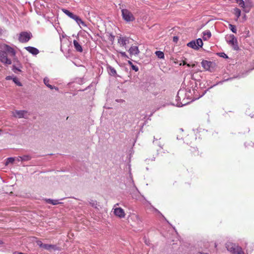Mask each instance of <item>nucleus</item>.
I'll return each mask as SVG.
<instances>
[{"label":"nucleus","instance_id":"obj_7","mask_svg":"<svg viewBox=\"0 0 254 254\" xmlns=\"http://www.w3.org/2000/svg\"><path fill=\"white\" fill-rule=\"evenodd\" d=\"M114 214L120 218H125L126 213L123 209L121 207L115 208L114 209Z\"/></svg>","mask_w":254,"mask_h":254},{"label":"nucleus","instance_id":"obj_44","mask_svg":"<svg viewBox=\"0 0 254 254\" xmlns=\"http://www.w3.org/2000/svg\"><path fill=\"white\" fill-rule=\"evenodd\" d=\"M187 66L190 67V64H187Z\"/></svg>","mask_w":254,"mask_h":254},{"label":"nucleus","instance_id":"obj_36","mask_svg":"<svg viewBox=\"0 0 254 254\" xmlns=\"http://www.w3.org/2000/svg\"><path fill=\"white\" fill-rule=\"evenodd\" d=\"M37 245L40 247V248H42V245H44L43 243H42V242L41 241H38L37 242Z\"/></svg>","mask_w":254,"mask_h":254},{"label":"nucleus","instance_id":"obj_33","mask_svg":"<svg viewBox=\"0 0 254 254\" xmlns=\"http://www.w3.org/2000/svg\"><path fill=\"white\" fill-rule=\"evenodd\" d=\"M13 82L16 83L17 85L21 86H22L21 83L18 80V78L16 77H14L13 78Z\"/></svg>","mask_w":254,"mask_h":254},{"label":"nucleus","instance_id":"obj_29","mask_svg":"<svg viewBox=\"0 0 254 254\" xmlns=\"http://www.w3.org/2000/svg\"><path fill=\"white\" fill-rule=\"evenodd\" d=\"M108 68L109 69L110 74L114 76L117 74L116 70L114 68L112 67V66H109Z\"/></svg>","mask_w":254,"mask_h":254},{"label":"nucleus","instance_id":"obj_4","mask_svg":"<svg viewBox=\"0 0 254 254\" xmlns=\"http://www.w3.org/2000/svg\"><path fill=\"white\" fill-rule=\"evenodd\" d=\"M0 61L5 64H11V61L7 58L6 52L0 50Z\"/></svg>","mask_w":254,"mask_h":254},{"label":"nucleus","instance_id":"obj_19","mask_svg":"<svg viewBox=\"0 0 254 254\" xmlns=\"http://www.w3.org/2000/svg\"><path fill=\"white\" fill-rule=\"evenodd\" d=\"M63 11L68 16H69L70 18L74 19V17H75L76 15H74L73 13L70 12L69 10L65 9H63Z\"/></svg>","mask_w":254,"mask_h":254},{"label":"nucleus","instance_id":"obj_13","mask_svg":"<svg viewBox=\"0 0 254 254\" xmlns=\"http://www.w3.org/2000/svg\"><path fill=\"white\" fill-rule=\"evenodd\" d=\"M25 49L27 51H28V52H29L33 55H36L39 53V50L33 47L28 46L25 47Z\"/></svg>","mask_w":254,"mask_h":254},{"label":"nucleus","instance_id":"obj_12","mask_svg":"<svg viewBox=\"0 0 254 254\" xmlns=\"http://www.w3.org/2000/svg\"><path fill=\"white\" fill-rule=\"evenodd\" d=\"M27 113L25 111H15L13 113V115L15 117L19 118H25V115Z\"/></svg>","mask_w":254,"mask_h":254},{"label":"nucleus","instance_id":"obj_21","mask_svg":"<svg viewBox=\"0 0 254 254\" xmlns=\"http://www.w3.org/2000/svg\"><path fill=\"white\" fill-rule=\"evenodd\" d=\"M234 13L236 16L237 18L238 19L241 16V11L240 9L235 8L234 9Z\"/></svg>","mask_w":254,"mask_h":254},{"label":"nucleus","instance_id":"obj_1","mask_svg":"<svg viewBox=\"0 0 254 254\" xmlns=\"http://www.w3.org/2000/svg\"><path fill=\"white\" fill-rule=\"evenodd\" d=\"M128 221L130 223V225L133 227H138L141 222L139 217L135 214H132L129 215Z\"/></svg>","mask_w":254,"mask_h":254},{"label":"nucleus","instance_id":"obj_24","mask_svg":"<svg viewBox=\"0 0 254 254\" xmlns=\"http://www.w3.org/2000/svg\"><path fill=\"white\" fill-rule=\"evenodd\" d=\"M156 55L157 56V57L159 59H164V54L163 52L157 51L155 52Z\"/></svg>","mask_w":254,"mask_h":254},{"label":"nucleus","instance_id":"obj_45","mask_svg":"<svg viewBox=\"0 0 254 254\" xmlns=\"http://www.w3.org/2000/svg\"><path fill=\"white\" fill-rule=\"evenodd\" d=\"M191 66H192V67H194V66H195V64H192L191 65Z\"/></svg>","mask_w":254,"mask_h":254},{"label":"nucleus","instance_id":"obj_15","mask_svg":"<svg viewBox=\"0 0 254 254\" xmlns=\"http://www.w3.org/2000/svg\"><path fill=\"white\" fill-rule=\"evenodd\" d=\"M201 64L204 69H205L206 70H208L210 67L211 63L207 61H202V62H201Z\"/></svg>","mask_w":254,"mask_h":254},{"label":"nucleus","instance_id":"obj_8","mask_svg":"<svg viewBox=\"0 0 254 254\" xmlns=\"http://www.w3.org/2000/svg\"><path fill=\"white\" fill-rule=\"evenodd\" d=\"M118 43L120 44L121 46L126 47V45L128 43V38L126 37H123L120 36L118 39Z\"/></svg>","mask_w":254,"mask_h":254},{"label":"nucleus","instance_id":"obj_43","mask_svg":"<svg viewBox=\"0 0 254 254\" xmlns=\"http://www.w3.org/2000/svg\"><path fill=\"white\" fill-rule=\"evenodd\" d=\"M183 64L185 65V64H187V63L185 62H183Z\"/></svg>","mask_w":254,"mask_h":254},{"label":"nucleus","instance_id":"obj_23","mask_svg":"<svg viewBox=\"0 0 254 254\" xmlns=\"http://www.w3.org/2000/svg\"><path fill=\"white\" fill-rule=\"evenodd\" d=\"M236 251L235 254H245L244 251L242 248L238 245V247L236 248Z\"/></svg>","mask_w":254,"mask_h":254},{"label":"nucleus","instance_id":"obj_6","mask_svg":"<svg viewBox=\"0 0 254 254\" xmlns=\"http://www.w3.org/2000/svg\"><path fill=\"white\" fill-rule=\"evenodd\" d=\"M226 248L232 254H235L236 251V248L238 245L231 242H227L225 245Z\"/></svg>","mask_w":254,"mask_h":254},{"label":"nucleus","instance_id":"obj_25","mask_svg":"<svg viewBox=\"0 0 254 254\" xmlns=\"http://www.w3.org/2000/svg\"><path fill=\"white\" fill-rule=\"evenodd\" d=\"M15 160L14 158L9 157L7 158L6 161L5 163V165L7 166L10 163H13Z\"/></svg>","mask_w":254,"mask_h":254},{"label":"nucleus","instance_id":"obj_26","mask_svg":"<svg viewBox=\"0 0 254 254\" xmlns=\"http://www.w3.org/2000/svg\"><path fill=\"white\" fill-rule=\"evenodd\" d=\"M22 67V66L19 64L18 67H16L15 65H13V71L14 72L17 73L18 72H20L21 70L20 68Z\"/></svg>","mask_w":254,"mask_h":254},{"label":"nucleus","instance_id":"obj_17","mask_svg":"<svg viewBox=\"0 0 254 254\" xmlns=\"http://www.w3.org/2000/svg\"><path fill=\"white\" fill-rule=\"evenodd\" d=\"M42 248L47 250H55L56 248V246L50 244H44V245H42Z\"/></svg>","mask_w":254,"mask_h":254},{"label":"nucleus","instance_id":"obj_22","mask_svg":"<svg viewBox=\"0 0 254 254\" xmlns=\"http://www.w3.org/2000/svg\"><path fill=\"white\" fill-rule=\"evenodd\" d=\"M236 251L235 254H245L244 251L242 248L238 245V247L236 248Z\"/></svg>","mask_w":254,"mask_h":254},{"label":"nucleus","instance_id":"obj_14","mask_svg":"<svg viewBox=\"0 0 254 254\" xmlns=\"http://www.w3.org/2000/svg\"><path fill=\"white\" fill-rule=\"evenodd\" d=\"M73 43L76 50L79 52H82L83 51L82 48L78 42L76 40H74Z\"/></svg>","mask_w":254,"mask_h":254},{"label":"nucleus","instance_id":"obj_28","mask_svg":"<svg viewBox=\"0 0 254 254\" xmlns=\"http://www.w3.org/2000/svg\"><path fill=\"white\" fill-rule=\"evenodd\" d=\"M44 82L45 83V84L49 88H50L51 89H53L54 88V87L49 84V79H47V78H44Z\"/></svg>","mask_w":254,"mask_h":254},{"label":"nucleus","instance_id":"obj_5","mask_svg":"<svg viewBox=\"0 0 254 254\" xmlns=\"http://www.w3.org/2000/svg\"><path fill=\"white\" fill-rule=\"evenodd\" d=\"M230 40L227 41L228 43L231 45L234 50H238L239 48L238 45V41L234 35H231L229 36Z\"/></svg>","mask_w":254,"mask_h":254},{"label":"nucleus","instance_id":"obj_16","mask_svg":"<svg viewBox=\"0 0 254 254\" xmlns=\"http://www.w3.org/2000/svg\"><path fill=\"white\" fill-rule=\"evenodd\" d=\"M211 36V33L209 30H205L203 32V39L204 40H207Z\"/></svg>","mask_w":254,"mask_h":254},{"label":"nucleus","instance_id":"obj_37","mask_svg":"<svg viewBox=\"0 0 254 254\" xmlns=\"http://www.w3.org/2000/svg\"><path fill=\"white\" fill-rule=\"evenodd\" d=\"M178 38L177 37L175 36L173 37V41L174 42H177L178 41Z\"/></svg>","mask_w":254,"mask_h":254},{"label":"nucleus","instance_id":"obj_42","mask_svg":"<svg viewBox=\"0 0 254 254\" xmlns=\"http://www.w3.org/2000/svg\"><path fill=\"white\" fill-rule=\"evenodd\" d=\"M201 254H208L207 253H200Z\"/></svg>","mask_w":254,"mask_h":254},{"label":"nucleus","instance_id":"obj_31","mask_svg":"<svg viewBox=\"0 0 254 254\" xmlns=\"http://www.w3.org/2000/svg\"><path fill=\"white\" fill-rule=\"evenodd\" d=\"M21 160L28 161L31 159V157L28 155H25L23 157H19Z\"/></svg>","mask_w":254,"mask_h":254},{"label":"nucleus","instance_id":"obj_30","mask_svg":"<svg viewBox=\"0 0 254 254\" xmlns=\"http://www.w3.org/2000/svg\"><path fill=\"white\" fill-rule=\"evenodd\" d=\"M229 28L233 33H237V29L235 25L230 24H229Z\"/></svg>","mask_w":254,"mask_h":254},{"label":"nucleus","instance_id":"obj_10","mask_svg":"<svg viewBox=\"0 0 254 254\" xmlns=\"http://www.w3.org/2000/svg\"><path fill=\"white\" fill-rule=\"evenodd\" d=\"M3 49L6 53H8L10 56L13 57L15 55V52L14 50L7 45H4L3 46Z\"/></svg>","mask_w":254,"mask_h":254},{"label":"nucleus","instance_id":"obj_32","mask_svg":"<svg viewBox=\"0 0 254 254\" xmlns=\"http://www.w3.org/2000/svg\"><path fill=\"white\" fill-rule=\"evenodd\" d=\"M47 201L48 203L53 205H56L59 203L58 201L57 200L49 199Z\"/></svg>","mask_w":254,"mask_h":254},{"label":"nucleus","instance_id":"obj_18","mask_svg":"<svg viewBox=\"0 0 254 254\" xmlns=\"http://www.w3.org/2000/svg\"><path fill=\"white\" fill-rule=\"evenodd\" d=\"M187 46L190 48H191L194 50H198V47L196 45L195 41H192L187 44Z\"/></svg>","mask_w":254,"mask_h":254},{"label":"nucleus","instance_id":"obj_3","mask_svg":"<svg viewBox=\"0 0 254 254\" xmlns=\"http://www.w3.org/2000/svg\"><path fill=\"white\" fill-rule=\"evenodd\" d=\"M122 13L123 19L127 22L132 21L135 19L132 13L127 9H122Z\"/></svg>","mask_w":254,"mask_h":254},{"label":"nucleus","instance_id":"obj_46","mask_svg":"<svg viewBox=\"0 0 254 254\" xmlns=\"http://www.w3.org/2000/svg\"><path fill=\"white\" fill-rule=\"evenodd\" d=\"M2 243L1 241L0 240V244Z\"/></svg>","mask_w":254,"mask_h":254},{"label":"nucleus","instance_id":"obj_35","mask_svg":"<svg viewBox=\"0 0 254 254\" xmlns=\"http://www.w3.org/2000/svg\"><path fill=\"white\" fill-rule=\"evenodd\" d=\"M131 68L133 70H134V71H138V68L137 66L134 65V64L132 65V66H131Z\"/></svg>","mask_w":254,"mask_h":254},{"label":"nucleus","instance_id":"obj_41","mask_svg":"<svg viewBox=\"0 0 254 254\" xmlns=\"http://www.w3.org/2000/svg\"><path fill=\"white\" fill-rule=\"evenodd\" d=\"M247 254H251V252H248H248H247Z\"/></svg>","mask_w":254,"mask_h":254},{"label":"nucleus","instance_id":"obj_34","mask_svg":"<svg viewBox=\"0 0 254 254\" xmlns=\"http://www.w3.org/2000/svg\"><path fill=\"white\" fill-rule=\"evenodd\" d=\"M120 54L121 55V56L122 57H125V58H129L128 57L127 55L126 52H120Z\"/></svg>","mask_w":254,"mask_h":254},{"label":"nucleus","instance_id":"obj_2","mask_svg":"<svg viewBox=\"0 0 254 254\" xmlns=\"http://www.w3.org/2000/svg\"><path fill=\"white\" fill-rule=\"evenodd\" d=\"M32 36V34L30 32H22L19 34L18 40L21 43H26L29 41Z\"/></svg>","mask_w":254,"mask_h":254},{"label":"nucleus","instance_id":"obj_39","mask_svg":"<svg viewBox=\"0 0 254 254\" xmlns=\"http://www.w3.org/2000/svg\"><path fill=\"white\" fill-rule=\"evenodd\" d=\"M6 79L7 80H9V79H11V76H7V77H6Z\"/></svg>","mask_w":254,"mask_h":254},{"label":"nucleus","instance_id":"obj_38","mask_svg":"<svg viewBox=\"0 0 254 254\" xmlns=\"http://www.w3.org/2000/svg\"><path fill=\"white\" fill-rule=\"evenodd\" d=\"M128 64L129 65H130L131 66V67L132 66V65H133L132 63L130 61H128Z\"/></svg>","mask_w":254,"mask_h":254},{"label":"nucleus","instance_id":"obj_27","mask_svg":"<svg viewBox=\"0 0 254 254\" xmlns=\"http://www.w3.org/2000/svg\"><path fill=\"white\" fill-rule=\"evenodd\" d=\"M195 41V43H196V44L197 46H198V49L199 48H201L203 46V42H202V41L201 39L200 38H198Z\"/></svg>","mask_w":254,"mask_h":254},{"label":"nucleus","instance_id":"obj_9","mask_svg":"<svg viewBox=\"0 0 254 254\" xmlns=\"http://www.w3.org/2000/svg\"><path fill=\"white\" fill-rule=\"evenodd\" d=\"M128 52L131 57L133 55H137L139 53V50L138 47L135 46H131L128 50Z\"/></svg>","mask_w":254,"mask_h":254},{"label":"nucleus","instance_id":"obj_11","mask_svg":"<svg viewBox=\"0 0 254 254\" xmlns=\"http://www.w3.org/2000/svg\"><path fill=\"white\" fill-rule=\"evenodd\" d=\"M239 5L244 9V11L248 13L250 11V9L251 8V6L250 5H249L248 4L245 5L244 1L243 0H241L240 2H239Z\"/></svg>","mask_w":254,"mask_h":254},{"label":"nucleus","instance_id":"obj_40","mask_svg":"<svg viewBox=\"0 0 254 254\" xmlns=\"http://www.w3.org/2000/svg\"><path fill=\"white\" fill-rule=\"evenodd\" d=\"M240 1H241V0H236V1L237 3H239V2H240Z\"/></svg>","mask_w":254,"mask_h":254},{"label":"nucleus","instance_id":"obj_20","mask_svg":"<svg viewBox=\"0 0 254 254\" xmlns=\"http://www.w3.org/2000/svg\"><path fill=\"white\" fill-rule=\"evenodd\" d=\"M74 20L76 21L78 25L81 24L83 26H86L84 22H83L79 16L76 15Z\"/></svg>","mask_w":254,"mask_h":254}]
</instances>
